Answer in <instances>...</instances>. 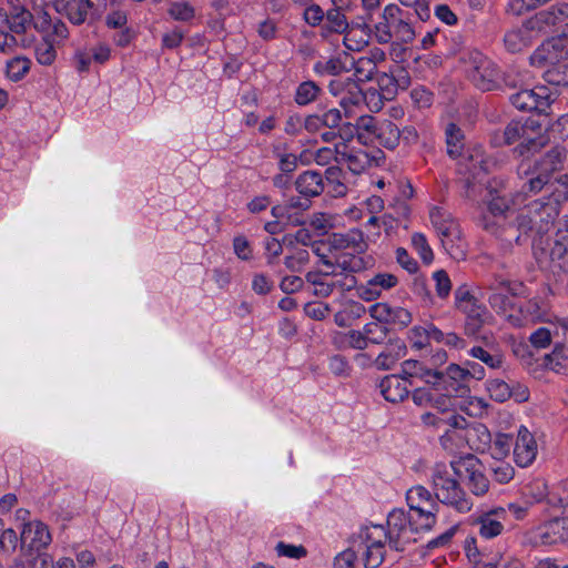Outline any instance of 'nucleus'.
Listing matches in <instances>:
<instances>
[{
    "instance_id": "57",
    "label": "nucleus",
    "mask_w": 568,
    "mask_h": 568,
    "mask_svg": "<svg viewBox=\"0 0 568 568\" xmlns=\"http://www.w3.org/2000/svg\"><path fill=\"white\" fill-rule=\"evenodd\" d=\"M327 271L331 273L329 280L333 282L334 288L344 292L351 291L356 286V278L353 274L341 272L336 268H328Z\"/></svg>"
},
{
    "instance_id": "24",
    "label": "nucleus",
    "mask_w": 568,
    "mask_h": 568,
    "mask_svg": "<svg viewBox=\"0 0 568 568\" xmlns=\"http://www.w3.org/2000/svg\"><path fill=\"white\" fill-rule=\"evenodd\" d=\"M566 336H568V318L537 328L530 334L529 342L536 348H546L554 339L566 338Z\"/></svg>"
},
{
    "instance_id": "8",
    "label": "nucleus",
    "mask_w": 568,
    "mask_h": 568,
    "mask_svg": "<svg viewBox=\"0 0 568 568\" xmlns=\"http://www.w3.org/2000/svg\"><path fill=\"white\" fill-rule=\"evenodd\" d=\"M540 130V124L532 119H527L525 121L513 120L505 128V143L513 144L515 142H520L518 146L520 154H524L525 150L536 151L542 148L547 142V139L539 134Z\"/></svg>"
},
{
    "instance_id": "5",
    "label": "nucleus",
    "mask_w": 568,
    "mask_h": 568,
    "mask_svg": "<svg viewBox=\"0 0 568 568\" xmlns=\"http://www.w3.org/2000/svg\"><path fill=\"white\" fill-rule=\"evenodd\" d=\"M458 479L452 464L449 466L436 464L433 468L432 483L435 498L458 513H468L473 507V501L460 487Z\"/></svg>"
},
{
    "instance_id": "33",
    "label": "nucleus",
    "mask_w": 568,
    "mask_h": 568,
    "mask_svg": "<svg viewBox=\"0 0 568 568\" xmlns=\"http://www.w3.org/2000/svg\"><path fill=\"white\" fill-rule=\"evenodd\" d=\"M296 190L305 197L320 195L324 190V179L320 172L305 171L295 181Z\"/></svg>"
},
{
    "instance_id": "41",
    "label": "nucleus",
    "mask_w": 568,
    "mask_h": 568,
    "mask_svg": "<svg viewBox=\"0 0 568 568\" xmlns=\"http://www.w3.org/2000/svg\"><path fill=\"white\" fill-rule=\"evenodd\" d=\"M403 378L408 377H418L424 381L427 385L429 383H437L438 376L437 371L427 368L423 363L414 359H407L402 364V374Z\"/></svg>"
},
{
    "instance_id": "45",
    "label": "nucleus",
    "mask_w": 568,
    "mask_h": 568,
    "mask_svg": "<svg viewBox=\"0 0 568 568\" xmlns=\"http://www.w3.org/2000/svg\"><path fill=\"white\" fill-rule=\"evenodd\" d=\"M32 61L26 55H16L6 62V77L12 82H19L30 72Z\"/></svg>"
},
{
    "instance_id": "37",
    "label": "nucleus",
    "mask_w": 568,
    "mask_h": 568,
    "mask_svg": "<svg viewBox=\"0 0 568 568\" xmlns=\"http://www.w3.org/2000/svg\"><path fill=\"white\" fill-rule=\"evenodd\" d=\"M333 244L338 248L352 250L354 253H362L367 247L364 233L358 229L334 234Z\"/></svg>"
},
{
    "instance_id": "18",
    "label": "nucleus",
    "mask_w": 568,
    "mask_h": 568,
    "mask_svg": "<svg viewBox=\"0 0 568 568\" xmlns=\"http://www.w3.org/2000/svg\"><path fill=\"white\" fill-rule=\"evenodd\" d=\"M368 313L372 318L383 323L404 328L412 322V314L408 310L400 306H392L388 303H375L369 306Z\"/></svg>"
},
{
    "instance_id": "51",
    "label": "nucleus",
    "mask_w": 568,
    "mask_h": 568,
    "mask_svg": "<svg viewBox=\"0 0 568 568\" xmlns=\"http://www.w3.org/2000/svg\"><path fill=\"white\" fill-rule=\"evenodd\" d=\"M363 335L366 339V343L369 344H382L386 337L388 329L383 323L379 322H369L366 323L362 328Z\"/></svg>"
},
{
    "instance_id": "61",
    "label": "nucleus",
    "mask_w": 568,
    "mask_h": 568,
    "mask_svg": "<svg viewBox=\"0 0 568 568\" xmlns=\"http://www.w3.org/2000/svg\"><path fill=\"white\" fill-rule=\"evenodd\" d=\"M57 58V51L52 42L43 40L36 47V59L42 65H51Z\"/></svg>"
},
{
    "instance_id": "56",
    "label": "nucleus",
    "mask_w": 568,
    "mask_h": 568,
    "mask_svg": "<svg viewBox=\"0 0 568 568\" xmlns=\"http://www.w3.org/2000/svg\"><path fill=\"white\" fill-rule=\"evenodd\" d=\"M412 245L425 264L428 265L434 261V252L423 233H414L412 235Z\"/></svg>"
},
{
    "instance_id": "60",
    "label": "nucleus",
    "mask_w": 568,
    "mask_h": 568,
    "mask_svg": "<svg viewBox=\"0 0 568 568\" xmlns=\"http://www.w3.org/2000/svg\"><path fill=\"white\" fill-rule=\"evenodd\" d=\"M462 131L455 124H449L446 129L447 150L450 156H457L462 149Z\"/></svg>"
},
{
    "instance_id": "13",
    "label": "nucleus",
    "mask_w": 568,
    "mask_h": 568,
    "mask_svg": "<svg viewBox=\"0 0 568 568\" xmlns=\"http://www.w3.org/2000/svg\"><path fill=\"white\" fill-rule=\"evenodd\" d=\"M338 164L346 165L354 174H359L369 168L373 163L377 162L376 154L381 153L375 151L374 154L364 149L355 148L345 141L339 142Z\"/></svg>"
},
{
    "instance_id": "64",
    "label": "nucleus",
    "mask_w": 568,
    "mask_h": 568,
    "mask_svg": "<svg viewBox=\"0 0 568 568\" xmlns=\"http://www.w3.org/2000/svg\"><path fill=\"white\" fill-rule=\"evenodd\" d=\"M544 78L550 84L568 87V64L548 69L544 73Z\"/></svg>"
},
{
    "instance_id": "48",
    "label": "nucleus",
    "mask_w": 568,
    "mask_h": 568,
    "mask_svg": "<svg viewBox=\"0 0 568 568\" xmlns=\"http://www.w3.org/2000/svg\"><path fill=\"white\" fill-rule=\"evenodd\" d=\"M321 92L322 89L314 81H303L297 85L295 90L294 101L296 104L305 106L314 102Z\"/></svg>"
},
{
    "instance_id": "47",
    "label": "nucleus",
    "mask_w": 568,
    "mask_h": 568,
    "mask_svg": "<svg viewBox=\"0 0 568 568\" xmlns=\"http://www.w3.org/2000/svg\"><path fill=\"white\" fill-rule=\"evenodd\" d=\"M444 251L455 261L466 258L468 244L464 237L463 231L459 230L456 235L449 236L442 242Z\"/></svg>"
},
{
    "instance_id": "9",
    "label": "nucleus",
    "mask_w": 568,
    "mask_h": 568,
    "mask_svg": "<svg viewBox=\"0 0 568 568\" xmlns=\"http://www.w3.org/2000/svg\"><path fill=\"white\" fill-rule=\"evenodd\" d=\"M406 501L413 518L417 519L418 527H434L438 505L428 489L422 485L409 488L406 493Z\"/></svg>"
},
{
    "instance_id": "62",
    "label": "nucleus",
    "mask_w": 568,
    "mask_h": 568,
    "mask_svg": "<svg viewBox=\"0 0 568 568\" xmlns=\"http://www.w3.org/2000/svg\"><path fill=\"white\" fill-rule=\"evenodd\" d=\"M303 20L306 24L312 28L323 27L325 19V11L317 3H312L311 6L303 9Z\"/></svg>"
},
{
    "instance_id": "54",
    "label": "nucleus",
    "mask_w": 568,
    "mask_h": 568,
    "mask_svg": "<svg viewBox=\"0 0 568 568\" xmlns=\"http://www.w3.org/2000/svg\"><path fill=\"white\" fill-rule=\"evenodd\" d=\"M344 70L345 65L338 58H331L325 61H317L313 67V71L317 75H338Z\"/></svg>"
},
{
    "instance_id": "26",
    "label": "nucleus",
    "mask_w": 568,
    "mask_h": 568,
    "mask_svg": "<svg viewBox=\"0 0 568 568\" xmlns=\"http://www.w3.org/2000/svg\"><path fill=\"white\" fill-rule=\"evenodd\" d=\"M465 430V435L458 433L455 443L460 445L466 439L468 446L478 453H486L491 448L493 437L486 425L476 423Z\"/></svg>"
},
{
    "instance_id": "17",
    "label": "nucleus",
    "mask_w": 568,
    "mask_h": 568,
    "mask_svg": "<svg viewBox=\"0 0 568 568\" xmlns=\"http://www.w3.org/2000/svg\"><path fill=\"white\" fill-rule=\"evenodd\" d=\"M534 539L541 545L568 542V517H557L539 525L534 530Z\"/></svg>"
},
{
    "instance_id": "35",
    "label": "nucleus",
    "mask_w": 568,
    "mask_h": 568,
    "mask_svg": "<svg viewBox=\"0 0 568 568\" xmlns=\"http://www.w3.org/2000/svg\"><path fill=\"white\" fill-rule=\"evenodd\" d=\"M462 312L466 314V331L468 334H476L489 318V312L475 300L473 303L462 304Z\"/></svg>"
},
{
    "instance_id": "40",
    "label": "nucleus",
    "mask_w": 568,
    "mask_h": 568,
    "mask_svg": "<svg viewBox=\"0 0 568 568\" xmlns=\"http://www.w3.org/2000/svg\"><path fill=\"white\" fill-rule=\"evenodd\" d=\"M534 38L535 34L527 28V22H525L523 27L508 31L505 34L504 42L508 51L519 52L528 47Z\"/></svg>"
},
{
    "instance_id": "7",
    "label": "nucleus",
    "mask_w": 568,
    "mask_h": 568,
    "mask_svg": "<svg viewBox=\"0 0 568 568\" xmlns=\"http://www.w3.org/2000/svg\"><path fill=\"white\" fill-rule=\"evenodd\" d=\"M464 62L470 80L479 90L490 91L498 87L500 72L496 64L480 51H468Z\"/></svg>"
},
{
    "instance_id": "27",
    "label": "nucleus",
    "mask_w": 568,
    "mask_h": 568,
    "mask_svg": "<svg viewBox=\"0 0 568 568\" xmlns=\"http://www.w3.org/2000/svg\"><path fill=\"white\" fill-rule=\"evenodd\" d=\"M339 310L334 314V323L339 327H349L364 316L366 307L357 301L341 298Z\"/></svg>"
},
{
    "instance_id": "39",
    "label": "nucleus",
    "mask_w": 568,
    "mask_h": 568,
    "mask_svg": "<svg viewBox=\"0 0 568 568\" xmlns=\"http://www.w3.org/2000/svg\"><path fill=\"white\" fill-rule=\"evenodd\" d=\"M406 344L404 341L396 338L390 341L386 348L377 356L376 365L383 369L392 368L395 363L406 355Z\"/></svg>"
},
{
    "instance_id": "29",
    "label": "nucleus",
    "mask_w": 568,
    "mask_h": 568,
    "mask_svg": "<svg viewBox=\"0 0 568 568\" xmlns=\"http://www.w3.org/2000/svg\"><path fill=\"white\" fill-rule=\"evenodd\" d=\"M430 222L439 236L440 243L449 237L456 235L462 230L459 223L452 216L450 213L440 209L433 207L429 213Z\"/></svg>"
},
{
    "instance_id": "22",
    "label": "nucleus",
    "mask_w": 568,
    "mask_h": 568,
    "mask_svg": "<svg viewBox=\"0 0 568 568\" xmlns=\"http://www.w3.org/2000/svg\"><path fill=\"white\" fill-rule=\"evenodd\" d=\"M22 545L31 550H41L48 547L52 540L48 526L40 520L26 523L20 532Z\"/></svg>"
},
{
    "instance_id": "23",
    "label": "nucleus",
    "mask_w": 568,
    "mask_h": 568,
    "mask_svg": "<svg viewBox=\"0 0 568 568\" xmlns=\"http://www.w3.org/2000/svg\"><path fill=\"white\" fill-rule=\"evenodd\" d=\"M507 518V511L503 507L483 513L477 519L478 534L485 539H491L499 536L504 530V523Z\"/></svg>"
},
{
    "instance_id": "32",
    "label": "nucleus",
    "mask_w": 568,
    "mask_h": 568,
    "mask_svg": "<svg viewBox=\"0 0 568 568\" xmlns=\"http://www.w3.org/2000/svg\"><path fill=\"white\" fill-rule=\"evenodd\" d=\"M439 383H429L428 385H433V396L430 406L435 410H439L442 413H457V402L456 397L460 396L457 393H450L446 389L447 386H444V382H440V377L438 378Z\"/></svg>"
},
{
    "instance_id": "25",
    "label": "nucleus",
    "mask_w": 568,
    "mask_h": 568,
    "mask_svg": "<svg viewBox=\"0 0 568 568\" xmlns=\"http://www.w3.org/2000/svg\"><path fill=\"white\" fill-rule=\"evenodd\" d=\"M540 250L548 254L551 261L561 260L568 252V215H564L559 222L558 227L552 240H547L546 243L539 246Z\"/></svg>"
},
{
    "instance_id": "43",
    "label": "nucleus",
    "mask_w": 568,
    "mask_h": 568,
    "mask_svg": "<svg viewBox=\"0 0 568 568\" xmlns=\"http://www.w3.org/2000/svg\"><path fill=\"white\" fill-rule=\"evenodd\" d=\"M328 271H311L306 274V281L313 286V294L320 297L329 296L334 288L333 282L329 280Z\"/></svg>"
},
{
    "instance_id": "46",
    "label": "nucleus",
    "mask_w": 568,
    "mask_h": 568,
    "mask_svg": "<svg viewBox=\"0 0 568 568\" xmlns=\"http://www.w3.org/2000/svg\"><path fill=\"white\" fill-rule=\"evenodd\" d=\"M363 100H365V97L358 83L351 84V89L339 100V105L344 111V115L346 118L355 115L356 110L362 109Z\"/></svg>"
},
{
    "instance_id": "15",
    "label": "nucleus",
    "mask_w": 568,
    "mask_h": 568,
    "mask_svg": "<svg viewBox=\"0 0 568 568\" xmlns=\"http://www.w3.org/2000/svg\"><path fill=\"white\" fill-rule=\"evenodd\" d=\"M51 6L58 13L64 16L72 24L80 26L85 22L92 9L93 0H42Z\"/></svg>"
},
{
    "instance_id": "36",
    "label": "nucleus",
    "mask_w": 568,
    "mask_h": 568,
    "mask_svg": "<svg viewBox=\"0 0 568 568\" xmlns=\"http://www.w3.org/2000/svg\"><path fill=\"white\" fill-rule=\"evenodd\" d=\"M561 339L555 342L552 352L544 358L545 366L558 374L566 373L568 366V336Z\"/></svg>"
},
{
    "instance_id": "16",
    "label": "nucleus",
    "mask_w": 568,
    "mask_h": 568,
    "mask_svg": "<svg viewBox=\"0 0 568 568\" xmlns=\"http://www.w3.org/2000/svg\"><path fill=\"white\" fill-rule=\"evenodd\" d=\"M568 17V4L558 3L547 10L539 11L528 19L527 28L532 31L535 37L539 33L549 32L554 27L561 23Z\"/></svg>"
},
{
    "instance_id": "63",
    "label": "nucleus",
    "mask_w": 568,
    "mask_h": 568,
    "mask_svg": "<svg viewBox=\"0 0 568 568\" xmlns=\"http://www.w3.org/2000/svg\"><path fill=\"white\" fill-rule=\"evenodd\" d=\"M488 211L497 219H503L504 214L510 212V205L504 196L495 195L493 191H488Z\"/></svg>"
},
{
    "instance_id": "34",
    "label": "nucleus",
    "mask_w": 568,
    "mask_h": 568,
    "mask_svg": "<svg viewBox=\"0 0 568 568\" xmlns=\"http://www.w3.org/2000/svg\"><path fill=\"white\" fill-rule=\"evenodd\" d=\"M442 337V331L432 323L415 325L408 332V339L413 348L423 349L430 341Z\"/></svg>"
},
{
    "instance_id": "30",
    "label": "nucleus",
    "mask_w": 568,
    "mask_h": 568,
    "mask_svg": "<svg viewBox=\"0 0 568 568\" xmlns=\"http://www.w3.org/2000/svg\"><path fill=\"white\" fill-rule=\"evenodd\" d=\"M381 392L384 398L392 403L404 400L408 394V381L400 375H389L382 379Z\"/></svg>"
},
{
    "instance_id": "4",
    "label": "nucleus",
    "mask_w": 568,
    "mask_h": 568,
    "mask_svg": "<svg viewBox=\"0 0 568 568\" xmlns=\"http://www.w3.org/2000/svg\"><path fill=\"white\" fill-rule=\"evenodd\" d=\"M374 33L379 44H409L416 38L414 14L396 3H388L374 26Z\"/></svg>"
},
{
    "instance_id": "42",
    "label": "nucleus",
    "mask_w": 568,
    "mask_h": 568,
    "mask_svg": "<svg viewBox=\"0 0 568 568\" xmlns=\"http://www.w3.org/2000/svg\"><path fill=\"white\" fill-rule=\"evenodd\" d=\"M333 343L339 349L353 348L362 351L368 347L362 329L336 332L333 335Z\"/></svg>"
},
{
    "instance_id": "11",
    "label": "nucleus",
    "mask_w": 568,
    "mask_h": 568,
    "mask_svg": "<svg viewBox=\"0 0 568 568\" xmlns=\"http://www.w3.org/2000/svg\"><path fill=\"white\" fill-rule=\"evenodd\" d=\"M566 59H568V33H562L542 42L530 55V63L534 67L545 68Z\"/></svg>"
},
{
    "instance_id": "58",
    "label": "nucleus",
    "mask_w": 568,
    "mask_h": 568,
    "mask_svg": "<svg viewBox=\"0 0 568 568\" xmlns=\"http://www.w3.org/2000/svg\"><path fill=\"white\" fill-rule=\"evenodd\" d=\"M468 353L471 357L479 359L491 369L501 367L503 357L499 354H491L480 346L471 347Z\"/></svg>"
},
{
    "instance_id": "20",
    "label": "nucleus",
    "mask_w": 568,
    "mask_h": 568,
    "mask_svg": "<svg viewBox=\"0 0 568 568\" xmlns=\"http://www.w3.org/2000/svg\"><path fill=\"white\" fill-rule=\"evenodd\" d=\"M308 207L310 200L307 197H291L284 204L273 206L272 215L281 223L287 225H302L304 224L303 212Z\"/></svg>"
},
{
    "instance_id": "21",
    "label": "nucleus",
    "mask_w": 568,
    "mask_h": 568,
    "mask_svg": "<svg viewBox=\"0 0 568 568\" xmlns=\"http://www.w3.org/2000/svg\"><path fill=\"white\" fill-rule=\"evenodd\" d=\"M398 284V278L392 273H377L367 280L366 283L357 286V295L366 302H372L382 296L386 291Z\"/></svg>"
},
{
    "instance_id": "52",
    "label": "nucleus",
    "mask_w": 568,
    "mask_h": 568,
    "mask_svg": "<svg viewBox=\"0 0 568 568\" xmlns=\"http://www.w3.org/2000/svg\"><path fill=\"white\" fill-rule=\"evenodd\" d=\"M513 444L514 440L509 435L499 433L491 440V448L487 453L495 459L501 460L509 454Z\"/></svg>"
},
{
    "instance_id": "2",
    "label": "nucleus",
    "mask_w": 568,
    "mask_h": 568,
    "mask_svg": "<svg viewBox=\"0 0 568 568\" xmlns=\"http://www.w3.org/2000/svg\"><path fill=\"white\" fill-rule=\"evenodd\" d=\"M559 214V205L552 201L544 202L536 200L530 202L518 216L517 229L504 227L500 232L494 225L485 223V229L499 236L508 245L513 242H520L521 234L532 239V246L542 245V235L552 227L555 219Z\"/></svg>"
},
{
    "instance_id": "6",
    "label": "nucleus",
    "mask_w": 568,
    "mask_h": 568,
    "mask_svg": "<svg viewBox=\"0 0 568 568\" xmlns=\"http://www.w3.org/2000/svg\"><path fill=\"white\" fill-rule=\"evenodd\" d=\"M420 420L425 426L443 432L440 444L449 452L459 447V443H455L456 437L468 427L466 418L457 413L427 412L420 416Z\"/></svg>"
},
{
    "instance_id": "38",
    "label": "nucleus",
    "mask_w": 568,
    "mask_h": 568,
    "mask_svg": "<svg viewBox=\"0 0 568 568\" xmlns=\"http://www.w3.org/2000/svg\"><path fill=\"white\" fill-rule=\"evenodd\" d=\"M341 6L333 4V8L325 11V19L321 30L322 37H327L329 33H342L347 29L348 22Z\"/></svg>"
},
{
    "instance_id": "50",
    "label": "nucleus",
    "mask_w": 568,
    "mask_h": 568,
    "mask_svg": "<svg viewBox=\"0 0 568 568\" xmlns=\"http://www.w3.org/2000/svg\"><path fill=\"white\" fill-rule=\"evenodd\" d=\"M169 16L180 22H189L195 17V9L187 1H174L168 9Z\"/></svg>"
},
{
    "instance_id": "49",
    "label": "nucleus",
    "mask_w": 568,
    "mask_h": 568,
    "mask_svg": "<svg viewBox=\"0 0 568 568\" xmlns=\"http://www.w3.org/2000/svg\"><path fill=\"white\" fill-rule=\"evenodd\" d=\"M524 320V326L528 323L544 321L545 311L542 310L540 302L536 298L525 302L524 305L519 306L518 314Z\"/></svg>"
},
{
    "instance_id": "31",
    "label": "nucleus",
    "mask_w": 568,
    "mask_h": 568,
    "mask_svg": "<svg viewBox=\"0 0 568 568\" xmlns=\"http://www.w3.org/2000/svg\"><path fill=\"white\" fill-rule=\"evenodd\" d=\"M32 13L23 7H13L10 14L0 13V23L16 36L23 34L32 22Z\"/></svg>"
},
{
    "instance_id": "28",
    "label": "nucleus",
    "mask_w": 568,
    "mask_h": 568,
    "mask_svg": "<svg viewBox=\"0 0 568 568\" xmlns=\"http://www.w3.org/2000/svg\"><path fill=\"white\" fill-rule=\"evenodd\" d=\"M437 376L440 377V382H444V386H447L446 389L450 393H457L460 396H464L469 392L466 386L468 377L465 367H460L457 364H450L446 368L445 373L437 371Z\"/></svg>"
},
{
    "instance_id": "55",
    "label": "nucleus",
    "mask_w": 568,
    "mask_h": 568,
    "mask_svg": "<svg viewBox=\"0 0 568 568\" xmlns=\"http://www.w3.org/2000/svg\"><path fill=\"white\" fill-rule=\"evenodd\" d=\"M354 75L357 79L356 81H368L373 78V75L376 72V63L373 61L372 58L361 57L354 63Z\"/></svg>"
},
{
    "instance_id": "10",
    "label": "nucleus",
    "mask_w": 568,
    "mask_h": 568,
    "mask_svg": "<svg viewBox=\"0 0 568 568\" xmlns=\"http://www.w3.org/2000/svg\"><path fill=\"white\" fill-rule=\"evenodd\" d=\"M452 467L457 477L467 480L470 491L476 496H484L489 489V480L481 470V464L477 457L467 454L452 460Z\"/></svg>"
},
{
    "instance_id": "12",
    "label": "nucleus",
    "mask_w": 568,
    "mask_h": 568,
    "mask_svg": "<svg viewBox=\"0 0 568 568\" xmlns=\"http://www.w3.org/2000/svg\"><path fill=\"white\" fill-rule=\"evenodd\" d=\"M511 104L520 111H537L547 114L551 103L555 101L552 93L547 87L520 90L510 95Z\"/></svg>"
},
{
    "instance_id": "3",
    "label": "nucleus",
    "mask_w": 568,
    "mask_h": 568,
    "mask_svg": "<svg viewBox=\"0 0 568 568\" xmlns=\"http://www.w3.org/2000/svg\"><path fill=\"white\" fill-rule=\"evenodd\" d=\"M566 158V150L555 146L539 160H523L518 165V176L521 180L520 193L537 194L550 181L554 172L561 169Z\"/></svg>"
},
{
    "instance_id": "1",
    "label": "nucleus",
    "mask_w": 568,
    "mask_h": 568,
    "mask_svg": "<svg viewBox=\"0 0 568 568\" xmlns=\"http://www.w3.org/2000/svg\"><path fill=\"white\" fill-rule=\"evenodd\" d=\"M432 528L418 527L417 519L403 509H394L387 517V528L382 525L362 527L354 536V547L362 554L366 568H377L384 560L386 545L396 551L416 541L415 535Z\"/></svg>"
},
{
    "instance_id": "14",
    "label": "nucleus",
    "mask_w": 568,
    "mask_h": 568,
    "mask_svg": "<svg viewBox=\"0 0 568 568\" xmlns=\"http://www.w3.org/2000/svg\"><path fill=\"white\" fill-rule=\"evenodd\" d=\"M514 462L521 468L529 467L538 455V444L532 433L524 425L517 430L514 440Z\"/></svg>"
},
{
    "instance_id": "53",
    "label": "nucleus",
    "mask_w": 568,
    "mask_h": 568,
    "mask_svg": "<svg viewBox=\"0 0 568 568\" xmlns=\"http://www.w3.org/2000/svg\"><path fill=\"white\" fill-rule=\"evenodd\" d=\"M489 396L496 402L503 403L511 397L510 384L501 379H490L486 383Z\"/></svg>"
},
{
    "instance_id": "19",
    "label": "nucleus",
    "mask_w": 568,
    "mask_h": 568,
    "mask_svg": "<svg viewBox=\"0 0 568 568\" xmlns=\"http://www.w3.org/2000/svg\"><path fill=\"white\" fill-rule=\"evenodd\" d=\"M498 288L509 291V282L496 278L491 286V290L496 291ZM488 303L491 306V308H494L498 314L503 315L510 325L515 327L524 326V320L513 312L514 306L511 305V301L504 293L493 292L488 296Z\"/></svg>"
},
{
    "instance_id": "44",
    "label": "nucleus",
    "mask_w": 568,
    "mask_h": 568,
    "mask_svg": "<svg viewBox=\"0 0 568 568\" xmlns=\"http://www.w3.org/2000/svg\"><path fill=\"white\" fill-rule=\"evenodd\" d=\"M375 138L381 145L393 150L400 141V130L392 121L385 120L378 124Z\"/></svg>"
},
{
    "instance_id": "59",
    "label": "nucleus",
    "mask_w": 568,
    "mask_h": 568,
    "mask_svg": "<svg viewBox=\"0 0 568 568\" xmlns=\"http://www.w3.org/2000/svg\"><path fill=\"white\" fill-rule=\"evenodd\" d=\"M310 261V253L305 248H296L284 258L285 266L292 272H300Z\"/></svg>"
}]
</instances>
